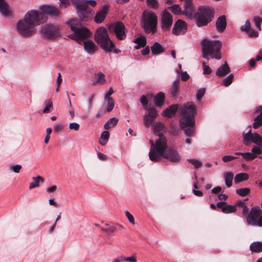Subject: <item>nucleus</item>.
Masks as SVG:
<instances>
[{"label":"nucleus","instance_id":"1","mask_svg":"<svg viewBox=\"0 0 262 262\" xmlns=\"http://www.w3.org/2000/svg\"><path fill=\"white\" fill-rule=\"evenodd\" d=\"M149 152V159L154 162L160 161L162 158L166 159L172 163H177L181 161L180 156L177 150L167 147V139L165 137H160L155 144L151 140Z\"/></svg>","mask_w":262,"mask_h":262},{"label":"nucleus","instance_id":"2","mask_svg":"<svg viewBox=\"0 0 262 262\" xmlns=\"http://www.w3.org/2000/svg\"><path fill=\"white\" fill-rule=\"evenodd\" d=\"M196 110V106L192 103L184 104L180 108V115L181 117L179 121L180 126L185 134L189 137H192L194 134Z\"/></svg>","mask_w":262,"mask_h":262},{"label":"nucleus","instance_id":"3","mask_svg":"<svg viewBox=\"0 0 262 262\" xmlns=\"http://www.w3.org/2000/svg\"><path fill=\"white\" fill-rule=\"evenodd\" d=\"M221 47L222 43L219 40L204 39L202 42V57L207 59H209V56H211L212 58L221 59Z\"/></svg>","mask_w":262,"mask_h":262},{"label":"nucleus","instance_id":"4","mask_svg":"<svg viewBox=\"0 0 262 262\" xmlns=\"http://www.w3.org/2000/svg\"><path fill=\"white\" fill-rule=\"evenodd\" d=\"M69 27L73 33L69 37L77 41L85 39L90 35V31L87 28L82 26L78 20L69 21Z\"/></svg>","mask_w":262,"mask_h":262},{"label":"nucleus","instance_id":"5","mask_svg":"<svg viewBox=\"0 0 262 262\" xmlns=\"http://www.w3.org/2000/svg\"><path fill=\"white\" fill-rule=\"evenodd\" d=\"M94 37L96 42L104 51L106 52L112 51L114 43L110 39L106 28L101 27L97 29Z\"/></svg>","mask_w":262,"mask_h":262},{"label":"nucleus","instance_id":"6","mask_svg":"<svg viewBox=\"0 0 262 262\" xmlns=\"http://www.w3.org/2000/svg\"><path fill=\"white\" fill-rule=\"evenodd\" d=\"M158 18L152 12H144L141 20V27L146 33H155L157 30Z\"/></svg>","mask_w":262,"mask_h":262},{"label":"nucleus","instance_id":"7","mask_svg":"<svg viewBox=\"0 0 262 262\" xmlns=\"http://www.w3.org/2000/svg\"><path fill=\"white\" fill-rule=\"evenodd\" d=\"M196 25L199 27L206 26L214 18V11L208 7H201L195 14Z\"/></svg>","mask_w":262,"mask_h":262},{"label":"nucleus","instance_id":"8","mask_svg":"<svg viewBox=\"0 0 262 262\" xmlns=\"http://www.w3.org/2000/svg\"><path fill=\"white\" fill-rule=\"evenodd\" d=\"M40 32L41 37L47 40H53L61 36L60 27L52 24L42 26Z\"/></svg>","mask_w":262,"mask_h":262},{"label":"nucleus","instance_id":"9","mask_svg":"<svg viewBox=\"0 0 262 262\" xmlns=\"http://www.w3.org/2000/svg\"><path fill=\"white\" fill-rule=\"evenodd\" d=\"M262 208V203L261 205ZM261 210L258 207H253L248 214L246 220L249 225L262 227Z\"/></svg>","mask_w":262,"mask_h":262},{"label":"nucleus","instance_id":"10","mask_svg":"<svg viewBox=\"0 0 262 262\" xmlns=\"http://www.w3.org/2000/svg\"><path fill=\"white\" fill-rule=\"evenodd\" d=\"M184 11L179 5H173L167 7L175 15L183 14L187 16H191L193 13L192 0H185L183 5Z\"/></svg>","mask_w":262,"mask_h":262},{"label":"nucleus","instance_id":"11","mask_svg":"<svg viewBox=\"0 0 262 262\" xmlns=\"http://www.w3.org/2000/svg\"><path fill=\"white\" fill-rule=\"evenodd\" d=\"M24 18L25 21H28L33 27L46 21L45 14L34 10L27 12Z\"/></svg>","mask_w":262,"mask_h":262},{"label":"nucleus","instance_id":"12","mask_svg":"<svg viewBox=\"0 0 262 262\" xmlns=\"http://www.w3.org/2000/svg\"><path fill=\"white\" fill-rule=\"evenodd\" d=\"M16 29L18 33L24 37L30 36L34 31V28L28 21H25L24 18L17 21Z\"/></svg>","mask_w":262,"mask_h":262},{"label":"nucleus","instance_id":"13","mask_svg":"<svg viewBox=\"0 0 262 262\" xmlns=\"http://www.w3.org/2000/svg\"><path fill=\"white\" fill-rule=\"evenodd\" d=\"M75 7L80 18L82 20L86 21L91 15V8L89 7L86 4L80 1L75 2Z\"/></svg>","mask_w":262,"mask_h":262},{"label":"nucleus","instance_id":"14","mask_svg":"<svg viewBox=\"0 0 262 262\" xmlns=\"http://www.w3.org/2000/svg\"><path fill=\"white\" fill-rule=\"evenodd\" d=\"M173 24V18L172 15L164 10L161 13L160 25L163 32H167L170 30Z\"/></svg>","mask_w":262,"mask_h":262},{"label":"nucleus","instance_id":"15","mask_svg":"<svg viewBox=\"0 0 262 262\" xmlns=\"http://www.w3.org/2000/svg\"><path fill=\"white\" fill-rule=\"evenodd\" d=\"M187 30L186 23L182 19H178L174 24L172 32L176 36L184 34Z\"/></svg>","mask_w":262,"mask_h":262},{"label":"nucleus","instance_id":"16","mask_svg":"<svg viewBox=\"0 0 262 262\" xmlns=\"http://www.w3.org/2000/svg\"><path fill=\"white\" fill-rule=\"evenodd\" d=\"M114 32L118 40H124L126 37L127 32L125 25L122 21H118L114 26Z\"/></svg>","mask_w":262,"mask_h":262},{"label":"nucleus","instance_id":"17","mask_svg":"<svg viewBox=\"0 0 262 262\" xmlns=\"http://www.w3.org/2000/svg\"><path fill=\"white\" fill-rule=\"evenodd\" d=\"M40 13L45 14L46 21L48 15L57 16L59 15L58 9L54 6L51 5H43L39 7Z\"/></svg>","mask_w":262,"mask_h":262},{"label":"nucleus","instance_id":"18","mask_svg":"<svg viewBox=\"0 0 262 262\" xmlns=\"http://www.w3.org/2000/svg\"><path fill=\"white\" fill-rule=\"evenodd\" d=\"M158 116V112L156 108L152 107L148 110V114L144 117V123L146 126H150L155 118Z\"/></svg>","mask_w":262,"mask_h":262},{"label":"nucleus","instance_id":"19","mask_svg":"<svg viewBox=\"0 0 262 262\" xmlns=\"http://www.w3.org/2000/svg\"><path fill=\"white\" fill-rule=\"evenodd\" d=\"M109 10V6L104 5L101 9L98 11L94 17V21L97 23H101L106 18V15Z\"/></svg>","mask_w":262,"mask_h":262},{"label":"nucleus","instance_id":"20","mask_svg":"<svg viewBox=\"0 0 262 262\" xmlns=\"http://www.w3.org/2000/svg\"><path fill=\"white\" fill-rule=\"evenodd\" d=\"M169 91V95L171 97L174 99L178 97L180 91V80L179 79H177L173 81Z\"/></svg>","mask_w":262,"mask_h":262},{"label":"nucleus","instance_id":"21","mask_svg":"<svg viewBox=\"0 0 262 262\" xmlns=\"http://www.w3.org/2000/svg\"><path fill=\"white\" fill-rule=\"evenodd\" d=\"M216 30L219 32H223L225 30L227 26V20L226 16L224 15L219 17L215 23Z\"/></svg>","mask_w":262,"mask_h":262},{"label":"nucleus","instance_id":"22","mask_svg":"<svg viewBox=\"0 0 262 262\" xmlns=\"http://www.w3.org/2000/svg\"><path fill=\"white\" fill-rule=\"evenodd\" d=\"M179 108V105L177 104H172L166 108L162 112V116L168 118H172L174 116Z\"/></svg>","mask_w":262,"mask_h":262},{"label":"nucleus","instance_id":"23","mask_svg":"<svg viewBox=\"0 0 262 262\" xmlns=\"http://www.w3.org/2000/svg\"><path fill=\"white\" fill-rule=\"evenodd\" d=\"M153 127L155 134L159 136V139L160 138L161 136L164 137L163 133H161V132L165 131L166 129V126L163 123L156 122L154 123Z\"/></svg>","mask_w":262,"mask_h":262},{"label":"nucleus","instance_id":"24","mask_svg":"<svg viewBox=\"0 0 262 262\" xmlns=\"http://www.w3.org/2000/svg\"><path fill=\"white\" fill-rule=\"evenodd\" d=\"M83 46L85 51L90 54H94L97 49L94 42L90 39L84 41Z\"/></svg>","mask_w":262,"mask_h":262},{"label":"nucleus","instance_id":"25","mask_svg":"<svg viewBox=\"0 0 262 262\" xmlns=\"http://www.w3.org/2000/svg\"><path fill=\"white\" fill-rule=\"evenodd\" d=\"M230 72V69L226 62L221 65L216 71V75L218 77H223Z\"/></svg>","mask_w":262,"mask_h":262},{"label":"nucleus","instance_id":"26","mask_svg":"<svg viewBox=\"0 0 262 262\" xmlns=\"http://www.w3.org/2000/svg\"><path fill=\"white\" fill-rule=\"evenodd\" d=\"M0 12L6 17L10 15L9 6L5 0H0Z\"/></svg>","mask_w":262,"mask_h":262},{"label":"nucleus","instance_id":"27","mask_svg":"<svg viewBox=\"0 0 262 262\" xmlns=\"http://www.w3.org/2000/svg\"><path fill=\"white\" fill-rule=\"evenodd\" d=\"M165 101V94L163 92H159L154 97V102L156 106L161 107Z\"/></svg>","mask_w":262,"mask_h":262},{"label":"nucleus","instance_id":"28","mask_svg":"<svg viewBox=\"0 0 262 262\" xmlns=\"http://www.w3.org/2000/svg\"><path fill=\"white\" fill-rule=\"evenodd\" d=\"M133 42L137 45L135 46V48L137 50L141 48L144 47L146 45V39L144 36H140L135 39Z\"/></svg>","mask_w":262,"mask_h":262},{"label":"nucleus","instance_id":"29","mask_svg":"<svg viewBox=\"0 0 262 262\" xmlns=\"http://www.w3.org/2000/svg\"><path fill=\"white\" fill-rule=\"evenodd\" d=\"M106 83V79L105 78V75L100 72L97 74L95 75V79L93 84L96 85V84H99L103 85Z\"/></svg>","mask_w":262,"mask_h":262},{"label":"nucleus","instance_id":"30","mask_svg":"<svg viewBox=\"0 0 262 262\" xmlns=\"http://www.w3.org/2000/svg\"><path fill=\"white\" fill-rule=\"evenodd\" d=\"M151 53L153 55H159L164 52V48L158 42H155L150 47Z\"/></svg>","mask_w":262,"mask_h":262},{"label":"nucleus","instance_id":"31","mask_svg":"<svg viewBox=\"0 0 262 262\" xmlns=\"http://www.w3.org/2000/svg\"><path fill=\"white\" fill-rule=\"evenodd\" d=\"M250 250L252 252L259 253L262 251V242H254L250 245Z\"/></svg>","mask_w":262,"mask_h":262},{"label":"nucleus","instance_id":"32","mask_svg":"<svg viewBox=\"0 0 262 262\" xmlns=\"http://www.w3.org/2000/svg\"><path fill=\"white\" fill-rule=\"evenodd\" d=\"M224 177L226 187H230L232 185L233 174L231 172H225L224 173Z\"/></svg>","mask_w":262,"mask_h":262},{"label":"nucleus","instance_id":"33","mask_svg":"<svg viewBox=\"0 0 262 262\" xmlns=\"http://www.w3.org/2000/svg\"><path fill=\"white\" fill-rule=\"evenodd\" d=\"M249 177L247 173H239L236 174L234 178V182L237 184L239 182L246 181L249 179Z\"/></svg>","mask_w":262,"mask_h":262},{"label":"nucleus","instance_id":"34","mask_svg":"<svg viewBox=\"0 0 262 262\" xmlns=\"http://www.w3.org/2000/svg\"><path fill=\"white\" fill-rule=\"evenodd\" d=\"M32 180L34 182H32L30 184L29 189H32L34 188L38 187L39 186V182H43V179L40 176L34 177L32 178Z\"/></svg>","mask_w":262,"mask_h":262},{"label":"nucleus","instance_id":"35","mask_svg":"<svg viewBox=\"0 0 262 262\" xmlns=\"http://www.w3.org/2000/svg\"><path fill=\"white\" fill-rule=\"evenodd\" d=\"M118 119L116 117H113L110 119L104 125V127L105 129H108L114 126H115L118 123Z\"/></svg>","mask_w":262,"mask_h":262},{"label":"nucleus","instance_id":"36","mask_svg":"<svg viewBox=\"0 0 262 262\" xmlns=\"http://www.w3.org/2000/svg\"><path fill=\"white\" fill-rule=\"evenodd\" d=\"M236 206L231 205H225L222 207V212L224 213H234L236 211Z\"/></svg>","mask_w":262,"mask_h":262},{"label":"nucleus","instance_id":"37","mask_svg":"<svg viewBox=\"0 0 262 262\" xmlns=\"http://www.w3.org/2000/svg\"><path fill=\"white\" fill-rule=\"evenodd\" d=\"M45 106L42 110L43 113H50L53 109L52 102L51 100L45 102Z\"/></svg>","mask_w":262,"mask_h":262},{"label":"nucleus","instance_id":"38","mask_svg":"<svg viewBox=\"0 0 262 262\" xmlns=\"http://www.w3.org/2000/svg\"><path fill=\"white\" fill-rule=\"evenodd\" d=\"M105 101L106 103V112L109 113L113 110L114 107V100L113 98H109V99H105Z\"/></svg>","mask_w":262,"mask_h":262},{"label":"nucleus","instance_id":"39","mask_svg":"<svg viewBox=\"0 0 262 262\" xmlns=\"http://www.w3.org/2000/svg\"><path fill=\"white\" fill-rule=\"evenodd\" d=\"M242 161L243 160L245 161H250L254 160L256 158V156L255 154H253L251 152H243V154L242 155Z\"/></svg>","mask_w":262,"mask_h":262},{"label":"nucleus","instance_id":"40","mask_svg":"<svg viewBox=\"0 0 262 262\" xmlns=\"http://www.w3.org/2000/svg\"><path fill=\"white\" fill-rule=\"evenodd\" d=\"M234 78L233 74H229L227 77L224 78L223 80V84L225 86H229L232 82Z\"/></svg>","mask_w":262,"mask_h":262},{"label":"nucleus","instance_id":"41","mask_svg":"<svg viewBox=\"0 0 262 262\" xmlns=\"http://www.w3.org/2000/svg\"><path fill=\"white\" fill-rule=\"evenodd\" d=\"M250 192V189L249 188H241L236 190V193L241 196H245Z\"/></svg>","mask_w":262,"mask_h":262},{"label":"nucleus","instance_id":"42","mask_svg":"<svg viewBox=\"0 0 262 262\" xmlns=\"http://www.w3.org/2000/svg\"><path fill=\"white\" fill-rule=\"evenodd\" d=\"M262 126V118L256 116L254 119L252 126L254 129H257Z\"/></svg>","mask_w":262,"mask_h":262},{"label":"nucleus","instance_id":"43","mask_svg":"<svg viewBox=\"0 0 262 262\" xmlns=\"http://www.w3.org/2000/svg\"><path fill=\"white\" fill-rule=\"evenodd\" d=\"M252 143L262 147V137L257 133H255V136Z\"/></svg>","mask_w":262,"mask_h":262},{"label":"nucleus","instance_id":"44","mask_svg":"<svg viewBox=\"0 0 262 262\" xmlns=\"http://www.w3.org/2000/svg\"><path fill=\"white\" fill-rule=\"evenodd\" d=\"M254 136L255 133L252 135L243 137V141L244 144L247 146L249 145L250 142H252L255 137Z\"/></svg>","mask_w":262,"mask_h":262},{"label":"nucleus","instance_id":"45","mask_svg":"<svg viewBox=\"0 0 262 262\" xmlns=\"http://www.w3.org/2000/svg\"><path fill=\"white\" fill-rule=\"evenodd\" d=\"M187 161L192 164L195 168L198 169L201 167L202 165V163L201 161H199V160L195 159H187Z\"/></svg>","mask_w":262,"mask_h":262},{"label":"nucleus","instance_id":"46","mask_svg":"<svg viewBox=\"0 0 262 262\" xmlns=\"http://www.w3.org/2000/svg\"><path fill=\"white\" fill-rule=\"evenodd\" d=\"M251 29V25L250 22L249 20H246L244 25L242 26L241 27V31L243 32H248L249 31H250Z\"/></svg>","mask_w":262,"mask_h":262},{"label":"nucleus","instance_id":"47","mask_svg":"<svg viewBox=\"0 0 262 262\" xmlns=\"http://www.w3.org/2000/svg\"><path fill=\"white\" fill-rule=\"evenodd\" d=\"M253 21L255 25V26L259 30H261V24L262 23V18L259 16H256L253 19Z\"/></svg>","mask_w":262,"mask_h":262},{"label":"nucleus","instance_id":"48","mask_svg":"<svg viewBox=\"0 0 262 262\" xmlns=\"http://www.w3.org/2000/svg\"><path fill=\"white\" fill-rule=\"evenodd\" d=\"M147 5L151 8L157 9L158 7V3L157 0H146Z\"/></svg>","mask_w":262,"mask_h":262},{"label":"nucleus","instance_id":"49","mask_svg":"<svg viewBox=\"0 0 262 262\" xmlns=\"http://www.w3.org/2000/svg\"><path fill=\"white\" fill-rule=\"evenodd\" d=\"M202 66L203 69V74H210L212 72V70L206 64V63L205 61L202 62Z\"/></svg>","mask_w":262,"mask_h":262},{"label":"nucleus","instance_id":"50","mask_svg":"<svg viewBox=\"0 0 262 262\" xmlns=\"http://www.w3.org/2000/svg\"><path fill=\"white\" fill-rule=\"evenodd\" d=\"M205 93V89H199L196 93V99L198 101H200L203 97L204 96Z\"/></svg>","mask_w":262,"mask_h":262},{"label":"nucleus","instance_id":"51","mask_svg":"<svg viewBox=\"0 0 262 262\" xmlns=\"http://www.w3.org/2000/svg\"><path fill=\"white\" fill-rule=\"evenodd\" d=\"M140 101L142 105L145 107V109H147V106L148 103V100L145 95H142L141 97Z\"/></svg>","mask_w":262,"mask_h":262},{"label":"nucleus","instance_id":"52","mask_svg":"<svg viewBox=\"0 0 262 262\" xmlns=\"http://www.w3.org/2000/svg\"><path fill=\"white\" fill-rule=\"evenodd\" d=\"M237 158L236 157L232 155H226L222 157V160L224 162H228L235 160Z\"/></svg>","mask_w":262,"mask_h":262},{"label":"nucleus","instance_id":"53","mask_svg":"<svg viewBox=\"0 0 262 262\" xmlns=\"http://www.w3.org/2000/svg\"><path fill=\"white\" fill-rule=\"evenodd\" d=\"M251 151L252 154H255V155L256 156V158L257 157V155L262 154L261 149L259 147L256 146H254V147H252V148L251 149Z\"/></svg>","mask_w":262,"mask_h":262},{"label":"nucleus","instance_id":"54","mask_svg":"<svg viewBox=\"0 0 262 262\" xmlns=\"http://www.w3.org/2000/svg\"><path fill=\"white\" fill-rule=\"evenodd\" d=\"M80 125L76 122H72L69 124V128L71 130H74L77 131L79 130Z\"/></svg>","mask_w":262,"mask_h":262},{"label":"nucleus","instance_id":"55","mask_svg":"<svg viewBox=\"0 0 262 262\" xmlns=\"http://www.w3.org/2000/svg\"><path fill=\"white\" fill-rule=\"evenodd\" d=\"M108 228V234L111 235L117 230V227L116 223L113 224V225L109 226Z\"/></svg>","mask_w":262,"mask_h":262},{"label":"nucleus","instance_id":"56","mask_svg":"<svg viewBox=\"0 0 262 262\" xmlns=\"http://www.w3.org/2000/svg\"><path fill=\"white\" fill-rule=\"evenodd\" d=\"M21 168V166L19 164L11 166L10 169L13 171L14 172L18 173Z\"/></svg>","mask_w":262,"mask_h":262},{"label":"nucleus","instance_id":"57","mask_svg":"<svg viewBox=\"0 0 262 262\" xmlns=\"http://www.w3.org/2000/svg\"><path fill=\"white\" fill-rule=\"evenodd\" d=\"M110 137V133L108 131H103L101 134V139L108 141Z\"/></svg>","mask_w":262,"mask_h":262},{"label":"nucleus","instance_id":"58","mask_svg":"<svg viewBox=\"0 0 262 262\" xmlns=\"http://www.w3.org/2000/svg\"><path fill=\"white\" fill-rule=\"evenodd\" d=\"M125 213V215L128 220L129 222L133 224H135L134 216L128 211H126Z\"/></svg>","mask_w":262,"mask_h":262},{"label":"nucleus","instance_id":"59","mask_svg":"<svg viewBox=\"0 0 262 262\" xmlns=\"http://www.w3.org/2000/svg\"><path fill=\"white\" fill-rule=\"evenodd\" d=\"M190 76L186 72H182L181 73V79L183 81H186Z\"/></svg>","mask_w":262,"mask_h":262},{"label":"nucleus","instance_id":"60","mask_svg":"<svg viewBox=\"0 0 262 262\" xmlns=\"http://www.w3.org/2000/svg\"><path fill=\"white\" fill-rule=\"evenodd\" d=\"M60 4L59 6L61 8H67L70 5V2L69 0H60Z\"/></svg>","mask_w":262,"mask_h":262},{"label":"nucleus","instance_id":"61","mask_svg":"<svg viewBox=\"0 0 262 262\" xmlns=\"http://www.w3.org/2000/svg\"><path fill=\"white\" fill-rule=\"evenodd\" d=\"M249 36L250 37H257L258 36V33L253 29H250V31H249L248 32H247Z\"/></svg>","mask_w":262,"mask_h":262},{"label":"nucleus","instance_id":"62","mask_svg":"<svg viewBox=\"0 0 262 262\" xmlns=\"http://www.w3.org/2000/svg\"><path fill=\"white\" fill-rule=\"evenodd\" d=\"M114 91L112 88L109 89V91L107 93L105 94L104 99H109V98H113L111 96L113 94Z\"/></svg>","mask_w":262,"mask_h":262},{"label":"nucleus","instance_id":"63","mask_svg":"<svg viewBox=\"0 0 262 262\" xmlns=\"http://www.w3.org/2000/svg\"><path fill=\"white\" fill-rule=\"evenodd\" d=\"M124 261H127L129 262H137V259L135 256L133 255L130 257H124Z\"/></svg>","mask_w":262,"mask_h":262},{"label":"nucleus","instance_id":"64","mask_svg":"<svg viewBox=\"0 0 262 262\" xmlns=\"http://www.w3.org/2000/svg\"><path fill=\"white\" fill-rule=\"evenodd\" d=\"M255 112L259 113L257 116L262 118V105L256 107L255 109Z\"/></svg>","mask_w":262,"mask_h":262}]
</instances>
